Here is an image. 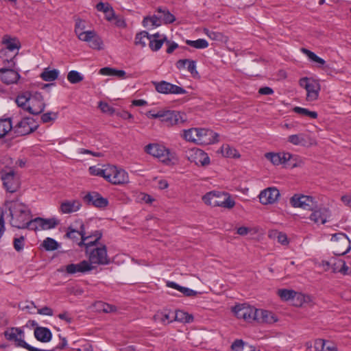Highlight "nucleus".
<instances>
[{
    "label": "nucleus",
    "instance_id": "nucleus-3",
    "mask_svg": "<svg viewBox=\"0 0 351 351\" xmlns=\"http://www.w3.org/2000/svg\"><path fill=\"white\" fill-rule=\"evenodd\" d=\"M97 243H93L87 245L85 247L86 254L88 257V262L98 265H106L110 263V258L107 254L106 246L103 245L100 247H96Z\"/></svg>",
    "mask_w": 351,
    "mask_h": 351
},
{
    "label": "nucleus",
    "instance_id": "nucleus-39",
    "mask_svg": "<svg viewBox=\"0 0 351 351\" xmlns=\"http://www.w3.org/2000/svg\"><path fill=\"white\" fill-rule=\"evenodd\" d=\"M156 11L159 17H161V21L162 20L165 23L170 24L176 21L175 16L168 10L158 8Z\"/></svg>",
    "mask_w": 351,
    "mask_h": 351
},
{
    "label": "nucleus",
    "instance_id": "nucleus-6",
    "mask_svg": "<svg viewBox=\"0 0 351 351\" xmlns=\"http://www.w3.org/2000/svg\"><path fill=\"white\" fill-rule=\"evenodd\" d=\"M3 335L5 339L14 343L17 348L27 349L28 343L25 341V332L21 328L12 327L4 331Z\"/></svg>",
    "mask_w": 351,
    "mask_h": 351
},
{
    "label": "nucleus",
    "instance_id": "nucleus-57",
    "mask_svg": "<svg viewBox=\"0 0 351 351\" xmlns=\"http://www.w3.org/2000/svg\"><path fill=\"white\" fill-rule=\"evenodd\" d=\"M3 43L5 44L7 49L11 51L19 48V45H17L14 39H4Z\"/></svg>",
    "mask_w": 351,
    "mask_h": 351
},
{
    "label": "nucleus",
    "instance_id": "nucleus-53",
    "mask_svg": "<svg viewBox=\"0 0 351 351\" xmlns=\"http://www.w3.org/2000/svg\"><path fill=\"white\" fill-rule=\"evenodd\" d=\"M14 248L16 252H21L23 250L25 246V237L21 236L14 237L13 241Z\"/></svg>",
    "mask_w": 351,
    "mask_h": 351
},
{
    "label": "nucleus",
    "instance_id": "nucleus-55",
    "mask_svg": "<svg viewBox=\"0 0 351 351\" xmlns=\"http://www.w3.org/2000/svg\"><path fill=\"white\" fill-rule=\"evenodd\" d=\"M204 33L208 36L211 40L216 41H222L223 38V35L221 32L209 31L208 29H204Z\"/></svg>",
    "mask_w": 351,
    "mask_h": 351
},
{
    "label": "nucleus",
    "instance_id": "nucleus-19",
    "mask_svg": "<svg viewBox=\"0 0 351 351\" xmlns=\"http://www.w3.org/2000/svg\"><path fill=\"white\" fill-rule=\"evenodd\" d=\"M280 196L279 191L275 187H269L261 192L258 195L260 202L267 205L274 203Z\"/></svg>",
    "mask_w": 351,
    "mask_h": 351
},
{
    "label": "nucleus",
    "instance_id": "nucleus-20",
    "mask_svg": "<svg viewBox=\"0 0 351 351\" xmlns=\"http://www.w3.org/2000/svg\"><path fill=\"white\" fill-rule=\"evenodd\" d=\"M191 162L198 166H206L210 163V158L208 154L199 149H192L188 156Z\"/></svg>",
    "mask_w": 351,
    "mask_h": 351
},
{
    "label": "nucleus",
    "instance_id": "nucleus-24",
    "mask_svg": "<svg viewBox=\"0 0 351 351\" xmlns=\"http://www.w3.org/2000/svg\"><path fill=\"white\" fill-rule=\"evenodd\" d=\"M309 218L315 223L324 224L327 221V219L330 217V211L326 208H316L311 210Z\"/></svg>",
    "mask_w": 351,
    "mask_h": 351
},
{
    "label": "nucleus",
    "instance_id": "nucleus-13",
    "mask_svg": "<svg viewBox=\"0 0 351 351\" xmlns=\"http://www.w3.org/2000/svg\"><path fill=\"white\" fill-rule=\"evenodd\" d=\"M300 85L306 91V100L313 101L317 99L320 90L319 84L316 81L304 77L300 80Z\"/></svg>",
    "mask_w": 351,
    "mask_h": 351
},
{
    "label": "nucleus",
    "instance_id": "nucleus-62",
    "mask_svg": "<svg viewBox=\"0 0 351 351\" xmlns=\"http://www.w3.org/2000/svg\"><path fill=\"white\" fill-rule=\"evenodd\" d=\"M3 216V210L2 208L0 207V239H1L5 231V221Z\"/></svg>",
    "mask_w": 351,
    "mask_h": 351
},
{
    "label": "nucleus",
    "instance_id": "nucleus-45",
    "mask_svg": "<svg viewBox=\"0 0 351 351\" xmlns=\"http://www.w3.org/2000/svg\"><path fill=\"white\" fill-rule=\"evenodd\" d=\"M293 111L297 114L308 117L311 119H316L317 117V113L315 111H310L307 108L296 106L293 109Z\"/></svg>",
    "mask_w": 351,
    "mask_h": 351
},
{
    "label": "nucleus",
    "instance_id": "nucleus-9",
    "mask_svg": "<svg viewBox=\"0 0 351 351\" xmlns=\"http://www.w3.org/2000/svg\"><path fill=\"white\" fill-rule=\"evenodd\" d=\"M332 241H335L334 245V253L335 255L342 256L348 253L350 249V241L347 235L342 232H338L332 235Z\"/></svg>",
    "mask_w": 351,
    "mask_h": 351
},
{
    "label": "nucleus",
    "instance_id": "nucleus-49",
    "mask_svg": "<svg viewBox=\"0 0 351 351\" xmlns=\"http://www.w3.org/2000/svg\"><path fill=\"white\" fill-rule=\"evenodd\" d=\"M58 243L52 238L47 237L44 240L43 246L46 250L52 251L57 250L58 247Z\"/></svg>",
    "mask_w": 351,
    "mask_h": 351
},
{
    "label": "nucleus",
    "instance_id": "nucleus-27",
    "mask_svg": "<svg viewBox=\"0 0 351 351\" xmlns=\"http://www.w3.org/2000/svg\"><path fill=\"white\" fill-rule=\"evenodd\" d=\"M58 224V221L54 218L43 219L41 217H36L34 219V226L36 228L32 229L36 230L40 227L43 230H48L54 228Z\"/></svg>",
    "mask_w": 351,
    "mask_h": 351
},
{
    "label": "nucleus",
    "instance_id": "nucleus-41",
    "mask_svg": "<svg viewBox=\"0 0 351 351\" xmlns=\"http://www.w3.org/2000/svg\"><path fill=\"white\" fill-rule=\"evenodd\" d=\"M222 154L228 158H238L239 154L237 150L228 144L223 145L221 147Z\"/></svg>",
    "mask_w": 351,
    "mask_h": 351
},
{
    "label": "nucleus",
    "instance_id": "nucleus-36",
    "mask_svg": "<svg viewBox=\"0 0 351 351\" xmlns=\"http://www.w3.org/2000/svg\"><path fill=\"white\" fill-rule=\"evenodd\" d=\"M12 130L11 118L0 119V138L5 136Z\"/></svg>",
    "mask_w": 351,
    "mask_h": 351
},
{
    "label": "nucleus",
    "instance_id": "nucleus-26",
    "mask_svg": "<svg viewBox=\"0 0 351 351\" xmlns=\"http://www.w3.org/2000/svg\"><path fill=\"white\" fill-rule=\"evenodd\" d=\"M223 194L221 192L210 191L202 197V200L207 205L221 207Z\"/></svg>",
    "mask_w": 351,
    "mask_h": 351
},
{
    "label": "nucleus",
    "instance_id": "nucleus-21",
    "mask_svg": "<svg viewBox=\"0 0 351 351\" xmlns=\"http://www.w3.org/2000/svg\"><path fill=\"white\" fill-rule=\"evenodd\" d=\"M95 267L91 265L88 261H82L79 263H71L65 266V271L69 274H75L76 273H86L92 271Z\"/></svg>",
    "mask_w": 351,
    "mask_h": 351
},
{
    "label": "nucleus",
    "instance_id": "nucleus-50",
    "mask_svg": "<svg viewBox=\"0 0 351 351\" xmlns=\"http://www.w3.org/2000/svg\"><path fill=\"white\" fill-rule=\"evenodd\" d=\"M278 295L280 298L285 301L289 300L291 299L294 298L296 292L293 290L289 289H279L278 291Z\"/></svg>",
    "mask_w": 351,
    "mask_h": 351
},
{
    "label": "nucleus",
    "instance_id": "nucleus-1",
    "mask_svg": "<svg viewBox=\"0 0 351 351\" xmlns=\"http://www.w3.org/2000/svg\"><path fill=\"white\" fill-rule=\"evenodd\" d=\"M11 216L10 224L18 229L36 228L34 226V219H30L29 208L18 200L7 202L5 204Z\"/></svg>",
    "mask_w": 351,
    "mask_h": 351
},
{
    "label": "nucleus",
    "instance_id": "nucleus-10",
    "mask_svg": "<svg viewBox=\"0 0 351 351\" xmlns=\"http://www.w3.org/2000/svg\"><path fill=\"white\" fill-rule=\"evenodd\" d=\"M1 178L3 181V184L8 192L12 193L19 189V176L14 170L10 169L8 171H3L1 173Z\"/></svg>",
    "mask_w": 351,
    "mask_h": 351
},
{
    "label": "nucleus",
    "instance_id": "nucleus-4",
    "mask_svg": "<svg viewBox=\"0 0 351 351\" xmlns=\"http://www.w3.org/2000/svg\"><path fill=\"white\" fill-rule=\"evenodd\" d=\"M145 152L167 165H169L174 158L173 154L168 149L158 144L147 145Z\"/></svg>",
    "mask_w": 351,
    "mask_h": 351
},
{
    "label": "nucleus",
    "instance_id": "nucleus-2",
    "mask_svg": "<svg viewBox=\"0 0 351 351\" xmlns=\"http://www.w3.org/2000/svg\"><path fill=\"white\" fill-rule=\"evenodd\" d=\"M64 237L76 242L80 247H86L87 245L98 243L102 237V233L98 230L89 233L86 230L83 221L81 219H77L68 227Z\"/></svg>",
    "mask_w": 351,
    "mask_h": 351
},
{
    "label": "nucleus",
    "instance_id": "nucleus-60",
    "mask_svg": "<svg viewBox=\"0 0 351 351\" xmlns=\"http://www.w3.org/2000/svg\"><path fill=\"white\" fill-rule=\"evenodd\" d=\"M99 305L100 309L105 313L114 312L117 309L114 306H112V305H110V304H108L106 303L99 302Z\"/></svg>",
    "mask_w": 351,
    "mask_h": 351
},
{
    "label": "nucleus",
    "instance_id": "nucleus-16",
    "mask_svg": "<svg viewBox=\"0 0 351 351\" xmlns=\"http://www.w3.org/2000/svg\"><path fill=\"white\" fill-rule=\"evenodd\" d=\"M83 199L88 205H92L96 208H103L108 205V200L103 197L99 193L92 191L88 193Z\"/></svg>",
    "mask_w": 351,
    "mask_h": 351
},
{
    "label": "nucleus",
    "instance_id": "nucleus-51",
    "mask_svg": "<svg viewBox=\"0 0 351 351\" xmlns=\"http://www.w3.org/2000/svg\"><path fill=\"white\" fill-rule=\"evenodd\" d=\"M86 25H85V21L77 19L75 21V33L77 36V38L80 39V35L81 34H86L88 32V31H84L85 29Z\"/></svg>",
    "mask_w": 351,
    "mask_h": 351
},
{
    "label": "nucleus",
    "instance_id": "nucleus-43",
    "mask_svg": "<svg viewBox=\"0 0 351 351\" xmlns=\"http://www.w3.org/2000/svg\"><path fill=\"white\" fill-rule=\"evenodd\" d=\"M186 43L195 49H206L208 47V43L204 38H199L196 40H186Z\"/></svg>",
    "mask_w": 351,
    "mask_h": 351
},
{
    "label": "nucleus",
    "instance_id": "nucleus-40",
    "mask_svg": "<svg viewBox=\"0 0 351 351\" xmlns=\"http://www.w3.org/2000/svg\"><path fill=\"white\" fill-rule=\"evenodd\" d=\"M96 8L99 12H103L107 15V20L111 21L112 17H114V11L112 8L108 3H104L102 2H99L97 4Z\"/></svg>",
    "mask_w": 351,
    "mask_h": 351
},
{
    "label": "nucleus",
    "instance_id": "nucleus-23",
    "mask_svg": "<svg viewBox=\"0 0 351 351\" xmlns=\"http://www.w3.org/2000/svg\"><path fill=\"white\" fill-rule=\"evenodd\" d=\"M265 157L274 165L278 166L285 164L291 159V155L289 153L285 152H268L265 154Z\"/></svg>",
    "mask_w": 351,
    "mask_h": 351
},
{
    "label": "nucleus",
    "instance_id": "nucleus-34",
    "mask_svg": "<svg viewBox=\"0 0 351 351\" xmlns=\"http://www.w3.org/2000/svg\"><path fill=\"white\" fill-rule=\"evenodd\" d=\"M167 286L180 291L184 295L187 297L195 296L197 294L196 291L180 286L175 282L168 281L167 282Z\"/></svg>",
    "mask_w": 351,
    "mask_h": 351
},
{
    "label": "nucleus",
    "instance_id": "nucleus-28",
    "mask_svg": "<svg viewBox=\"0 0 351 351\" xmlns=\"http://www.w3.org/2000/svg\"><path fill=\"white\" fill-rule=\"evenodd\" d=\"M81 206L82 204L79 200H66L61 203L60 210L64 214H69L77 212Z\"/></svg>",
    "mask_w": 351,
    "mask_h": 351
},
{
    "label": "nucleus",
    "instance_id": "nucleus-5",
    "mask_svg": "<svg viewBox=\"0 0 351 351\" xmlns=\"http://www.w3.org/2000/svg\"><path fill=\"white\" fill-rule=\"evenodd\" d=\"M106 180L115 185L128 183L129 177L128 173L123 169H118L115 166H107Z\"/></svg>",
    "mask_w": 351,
    "mask_h": 351
},
{
    "label": "nucleus",
    "instance_id": "nucleus-12",
    "mask_svg": "<svg viewBox=\"0 0 351 351\" xmlns=\"http://www.w3.org/2000/svg\"><path fill=\"white\" fill-rule=\"evenodd\" d=\"M291 205L295 208H301L307 210H313L317 208V202L308 195H294L290 199Z\"/></svg>",
    "mask_w": 351,
    "mask_h": 351
},
{
    "label": "nucleus",
    "instance_id": "nucleus-30",
    "mask_svg": "<svg viewBox=\"0 0 351 351\" xmlns=\"http://www.w3.org/2000/svg\"><path fill=\"white\" fill-rule=\"evenodd\" d=\"M35 338L43 343L49 342L52 338L51 330L46 327L38 326L34 329Z\"/></svg>",
    "mask_w": 351,
    "mask_h": 351
},
{
    "label": "nucleus",
    "instance_id": "nucleus-48",
    "mask_svg": "<svg viewBox=\"0 0 351 351\" xmlns=\"http://www.w3.org/2000/svg\"><path fill=\"white\" fill-rule=\"evenodd\" d=\"M288 141L294 145H303L305 143L304 134H293L288 137Z\"/></svg>",
    "mask_w": 351,
    "mask_h": 351
},
{
    "label": "nucleus",
    "instance_id": "nucleus-38",
    "mask_svg": "<svg viewBox=\"0 0 351 351\" xmlns=\"http://www.w3.org/2000/svg\"><path fill=\"white\" fill-rule=\"evenodd\" d=\"M59 71L57 69L50 70L49 68L45 69L40 74L41 78L46 82H51L56 80L58 77Z\"/></svg>",
    "mask_w": 351,
    "mask_h": 351
},
{
    "label": "nucleus",
    "instance_id": "nucleus-32",
    "mask_svg": "<svg viewBox=\"0 0 351 351\" xmlns=\"http://www.w3.org/2000/svg\"><path fill=\"white\" fill-rule=\"evenodd\" d=\"M314 348L315 351H337V347L332 343L322 339L315 340Z\"/></svg>",
    "mask_w": 351,
    "mask_h": 351
},
{
    "label": "nucleus",
    "instance_id": "nucleus-14",
    "mask_svg": "<svg viewBox=\"0 0 351 351\" xmlns=\"http://www.w3.org/2000/svg\"><path fill=\"white\" fill-rule=\"evenodd\" d=\"M45 103L43 97L40 93L36 92L33 93L29 104L27 107V111L32 114L37 115L40 114L45 109Z\"/></svg>",
    "mask_w": 351,
    "mask_h": 351
},
{
    "label": "nucleus",
    "instance_id": "nucleus-44",
    "mask_svg": "<svg viewBox=\"0 0 351 351\" xmlns=\"http://www.w3.org/2000/svg\"><path fill=\"white\" fill-rule=\"evenodd\" d=\"M301 51L305 54L310 60L319 63L321 65H324L326 62L324 59L321 58L320 57L317 56L314 52L306 49V48H301Z\"/></svg>",
    "mask_w": 351,
    "mask_h": 351
},
{
    "label": "nucleus",
    "instance_id": "nucleus-63",
    "mask_svg": "<svg viewBox=\"0 0 351 351\" xmlns=\"http://www.w3.org/2000/svg\"><path fill=\"white\" fill-rule=\"evenodd\" d=\"M115 69L104 67L99 70V73L103 75L114 76Z\"/></svg>",
    "mask_w": 351,
    "mask_h": 351
},
{
    "label": "nucleus",
    "instance_id": "nucleus-29",
    "mask_svg": "<svg viewBox=\"0 0 351 351\" xmlns=\"http://www.w3.org/2000/svg\"><path fill=\"white\" fill-rule=\"evenodd\" d=\"M256 314L255 321L258 323L271 324L278 320L273 313L267 310L257 308V313Z\"/></svg>",
    "mask_w": 351,
    "mask_h": 351
},
{
    "label": "nucleus",
    "instance_id": "nucleus-17",
    "mask_svg": "<svg viewBox=\"0 0 351 351\" xmlns=\"http://www.w3.org/2000/svg\"><path fill=\"white\" fill-rule=\"evenodd\" d=\"M197 145H207L218 142L219 134L213 130L206 128H199Z\"/></svg>",
    "mask_w": 351,
    "mask_h": 351
},
{
    "label": "nucleus",
    "instance_id": "nucleus-64",
    "mask_svg": "<svg viewBox=\"0 0 351 351\" xmlns=\"http://www.w3.org/2000/svg\"><path fill=\"white\" fill-rule=\"evenodd\" d=\"M277 240L282 245H287L289 243L286 234L282 232H278Z\"/></svg>",
    "mask_w": 351,
    "mask_h": 351
},
{
    "label": "nucleus",
    "instance_id": "nucleus-35",
    "mask_svg": "<svg viewBox=\"0 0 351 351\" xmlns=\"http://www.w3.org/2000/svg\"><path fill=\"white\" fill-rule=\"evenodd\" d=\"M32 95L33 93H31L28 91L19 95L16 98V103L17 106L27 111V107L29 103Z\"/></svg>",
    "mask_w": 351,
    "mask_h": 351
},
{
    "label": "nucleus",
    "instance_id": "nucleus-25",
    "mask_svg": "<svg viewBox=\"0 0 351 351\" xmlns=\"http://www.w3.org/2000/svg\"><path fill=\"white\" fill-rule=\"evenodd\" d=\"M0 78L4 84H11L18 82L20 78V75L14 69L1 68Z\"/></svg>",
    "mask_w": 351,
    "mask_h": 351
},
{
    "label": "nucleus",
    "instance_id": "nucleus-7",
    "mask_svg": "<svg viewBox=\"0 0 351 351\" xmlns=\"http://www.w3.org/2000/svg\"><path fill=\"white\" fill-rule=\"evenodd\" d=\"M232 311L238 319L251 323L256 319L257 308L244 303L235 305L232 308Z\"/></svg>",
    "mask_w": 351,
    "mask_h": 351
},
{
    "label": "nucleus",
    "instance_id": "nucleus-31",
    "mask_svg": "<svg viewBox=\"0 0 351 351\" xmlns=\"http://www.w3.org/2000/svg\"><path fill=\"white\" fill-rule=\"evenodd\" d=\"M199 134V128H192L188 130H183L181 136L186 141L197 144Z\"/></svg>",
    "mask_w": 351,
    "mask_h": 351
},
{
    "label": "nucleus",
    "instance_id": "nucleus-15",
    "mask_svg": "<svg viewBox=\"0 0 351 351\" xmlns=\"http://www.w3.org/2000/svg\"><path fill=\"white\" fill-rule=\"evenodd\" d=\"M157 92L162 94H185L186 90L177 85L171 84L166 81L154 82Z\"/></svg>",
    "mask_w": 351,
    "mask_h": 351
},
{
    "label": "nucleus",
    "instance_id": "nucleus-37",
    "mask_svg": "<svg viewBox=\"0 0 351 351\" xmlns=\"http://www.w3.org/2000/svg\"><path fill=\"white\" fill-rule=\"evenodd\" d=\"M149 34L146 31H141L137 33L134 38V45L142 48L147 45V40L149 41Z\"/></svg>",
    "mask_w": 351,
    "mask_h": 351
},
{
    "label": "nucleus",
    "instance_id": "nucleus-18",
    "mask_svg": "<svg viewBox=\"0 0 351 351\" xmlns=\"http://www.w3.org/2000/svg\"><path fill=\"white\" fill-rule=\"evenodd\" d=\"M80 40L89 43V47L93 49H102L103 41L95 31H88L86 34H81Z\"/></svg>",
    "mask_w": 351,
    "mask_h": 351
},
{
    "label": "nucleus",
    "instance_id": "nucleus-54",
    "mask_svg": "<svg viewBox=\"0 0 351 351\" xmlns=\"http://www.w3.org/2000/svg\"><path fill=\"white\" fill-rule=\"evenodd\" d=\"M235 202L234 201L230 198V196H228L227 194H223V199H221V207L226 208H232L234 206Z\"/></svg>",
    "mask_w": 351,
    "mask_h": 351
},
{
    "label": "nucleus",
    "instance_id": "nucleus-11",
    "mask_svg": "<svg viewBox=\"0 0 351 351\" xmlns=\"http://www.w3.org/2000/svg\"><path fill=\"white\" fill-rule=\"evenodd\" d=\"M160 121L167 126L180 125L186 121V116L176 110L162 111Z\"/></svg>",
    "mask_w": 351,
    "mask_h": 351
},
{
    "label": "nucleus",
    "instance_id": "nucleus-58",
    "mask_svg": "<svg viewBox=\"0 0 351 351\" xmlns=\"http://www.w3.org/2000/svg\"><path fill=\"white\" fill-rule=\"evenodd\" d=\"M99 107L103 112L109 113L110 114L114 112V109L106 102L100 101Z\"/></svg>",
    "mask_w": 351,
    "mask_h": 351
},
{
    "label": "nucleus",
    "instance_id": "nucleus-52",
    "mask_svg": "<svg viewBox=\"0 0 351 351\" xmlns=\"http://www.w3.org/2000/svg\"><path fill=\"white\" fill-rule=\"evenodd\" d=\"M89 172L91 175L102 177L106 179L107 171V167L104 169L96 167L95 166L89 167Z\"/></svg>",
    "mask_w": 351,
    "mask_h": 351
},
{
    "label": "nucleus",
    "instance_id": "nucleus-61",
    "mask_svg": "<svg viewBox=\"0 0 351 351\" xmlns=\"http://www.w3.org/2000/svg\"><path fill=\"white\" fill-rule=\"evenodd\" d=\"M244 342L241 339H237L231 346L232 351H243Z\"/></svg>",
    "mask_w": 351,
    "mask_h": 351
},
{
    "label": "nucleus",
    "instance_id": "nucleus-22",
    "mask_svg": "<svg viewBox=\"0 0 351 351\" xmlns=\"http://www.w3.org/2000/svg\"><path fill=\"white\" fill-rule=\"evenodd\" d=\"M165 43H169L166 35L161 34L158 32L154 34H149V47L152 51H158L161 49Z\"/></svg>",
    "mask_w": 351,
    "mask_h": 351
},
{
    "label": "nucleus",
    "instance_id": "nucleus-46",
    "mask_svg": "<svg viewBox=\"0 0 351 351\" xmlns=\"http://www.w3.org/2000/svg\"><path fill=\"white\" fill-rule=\"evenodd\" d=\"M67 80L71 84H77L84 80V77L78 71L73 70L69 72Z\"/></svg>",
    "mask_w": 351,
    "mask_h": 351
},
{
    "label": "nucleus",
    "instance_id": "nucleus-47",
    "mask_svg": "<svg viewBox=\"0 0 351 351\" xmlns=\"http://www.w3.org/2000/svg\"><path fill=\"white\" fill-rule=\"evenodd\" d=\"M154 319L156 322H160L162 324H168L173 322L174 319V315L172 316H170V315L168 314H163L162 313H158L154 316Z\"/></svg>",
    "mask_w": 351,
    "mask_h": 351
},
{
    "label": "nucleus",
    "instance_id": "nucleus-56",
    "mask_svg": "<svg viewBox=\"0 0 351 351\" xmlns=\"http://www.w3.org/2000/svg\"><path fill=\"white\" fill-rule=\"evenodd\" d=\"M186 66H187L188 71L193 77L198 75V72L197 71V66H196V62L195 60L189 59V62H187Z\"/></svg>",
    "mask_w": 351,
    "mask_h": 351
},
{
    "label": "nucleus",
    "instance_id": "nucleus-8",
    "mask_svg": "<svg viewBox=\"0 0 351 351\" xmlns=\"http://www.w3.org/2000/svg\"><path fill=\"white\" fill-rule=\"evenodd\" d=\"M38 128L35 120L32 117H24L12 125V130L16 136H24L34 132Z\"/></svg>",
    "mask_w": 351,
    "mask_h": 351
},
{
    "label": "nucleus",
    "instance_id": "nucleus-59",
    "mask_svg": "<svg viewBox=\"0 0 351 351\" xmlns=\"http://www.w3.org/2000/svg\"><path fill=\"white\" fill-rule=\"evenodd\" d=\"M57 118V113L49 112L44 113L41 116V120L43 123H48L51 121H53Z\"/></svg>",
    "mask_w": 351,
    "mask_h": 351
},
{
    "label": "nucleus",
    "instance_id": "nucleus-33",
    "mask_svg": "<svg viewBox=\"0 0 351 351\" xmlns=\"http://www.w3.org/2000/svg\"><path fill=\"white\" fill-rule=\"evenodd\" d=\"M143 25L147 29H154L161 25V17L159 15H154L152 16H145L143 20Z\"/></svg>",
    "mask_w": 351,
    "mask_h": 351
},
{
    "label": "nucleus",
    "instance_id": "nucleus-42",
    "mask_svg": "<svg viewBox=\"0 0 351 351\" xmlns=\"http://www.w3.org/2000/svg\"><path fill=\"white\" fill-rule=\"evenodd\" d=\"M174 319L184 323H190L193 322V317L183 311H177L174 315Z\"/></svg>",
    "mask_w": 351,
    "mask_h": 351
}]
</instances>
